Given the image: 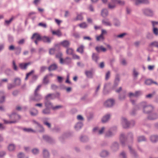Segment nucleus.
<instances>
[{
	"label": "nucleus",
	"mask_w": 158,
	"mask_h": 158,
	"mask_svg": "<svg viewBox=\"0 0 158 158\" xmlns=\"http://www.w3.org/2000/svg\"><path fill=\"white\" fill-rule=\"evenodd\" d=\"M137 108L139 109L142 110L143 112L148 114L152 112L154 109L153 106L151 105L146 102H142L137 105Z\"/></svg>",
	"instance_id": "1"
},
{
	"label": "nucleus",
	"mask_w": 158,
	"mask_h": 158,
	"mask_svg": "<svg viewBox=\"0 0 158 158\" xmlns=\"http://www.w3.org/2000/svg\"><path fill=\"white\" fill-rule=\"evenodd\" d=\"M9 116L10 118L14 119V120L9 121L4 119L3 121L5 124L15 123H17L21 118L20 116L17 114L15 112H13L11 115H9Z\"/></svg>",
	"instance_id": "2"
},
{
	"label": "nucleus",
	"mask_w": 158,
	"mask_h": 158,
	"mask_svg": "<svg viewBox=\"0 0 158 158\" xmlns=\"http://www.w3.org/2000/svg\"><path fill=\"white\" fill-rule=\"evenodd\" d=\"M116 131V127L112 128L106 132L105 137L107 138H110L114 136Z\"/></svg>",
	"instance_id": "3"
},
{
	"label": "nucleus",
	"mask_w": 158,
	"mask_h": 158,
	"mask_svg": "<svg viewBox=\"0 0 158 158\" xmlns=\"http://www.w3.org/2000/svg\"><path fill=\"white\" fill-rule=\"evenodd\" d=\"M142 11L143 14L147 16L152 17L153 15V11L150 8L143 9Z\"/></svg>",
	"instance_id": "4"
},
{
	"label": "nucleus",
	"mask_w": 158,
	"mask_h": 158,
	"mask_svg": "<svg viewBox=\"0 0 158 158\" xmlns=\"http://www.w3.org/2000/svg\"><path fill=\"white\" fill-rule=\"evenodd\" d=\"M128 148L129 150L130 153L133 158H138V155L134 149L132 147L129 145Z\"/></svg>",
	"instance_id": "5"
},
{
	"label": "nucleus",
	"mask_w": 158,
	"mask_h": 158,
	"mask_svg": "<svg viewBox=\"0 0 158 158\" xmlns=\"http://www.w3.org/2000/svg\"><path fill=\"white\" fill-rule=\"evenodd\" d=\"M115 101L112 99L107 100L104 103V106L106 107H110L114 106Z\"/></svg>",
	"instance_id": "6"
},
{
	"label": "nucleus",
	"mask_w": 158,
	"mask_h": 158,
	"mask_svg": "<svg viewBox=\"0 0 158 158\" xmlns=\"http://www.w3.org/2000/svg\"><path fill=\"white\" fill-rule=\"evenodd\" d=\"M121 124L123 127L124 128H128L129 127V122L128 121L125 117L122 118Z\"/></svg>",
	"instance_id": "7"
},
{
	"label": "nucleus",
	"mask_w": 158,
	"mask_h": 158,
	"mask_svg": "<svg viewBox=\"0 0 158 158\" xmlns=\"http://www.w3.org/2000/svg\"><path fill=\"white\" fill-rule=\"evenodd\" d=\"M158 118V114L155 112H152L149 114L147 117V119L149 120H155Z\"/></svg>",
	"instance_id": "8"
},
{
	"label": "nucleus",
	"mask_w": 158,
	"mask_h": 158,
	"mask_svg": "<svg viewBox=\"0 0 158 158\" xmlns=\"http://www.w3.org/2000/svg\"><path fill=\"white\" fill-rule=\"evenodd\" d=\"M119 145L118 143L116 141L113 142L110 146L111 150L113 152H116L118 150Z\"/></svg>",
	"instance_id": "9"
},
{
	"label": "nucleus",
	"mask_w": 158,
	"mask_h": 158,
	"mask_svg": "<svg viewBox=\"0 0 158 158\" xmlns=\"http://www.w3.org/2000/svg\"><path fill=\"white\" fill-rule=\"evenodd\" d=\"M49 119V118L47 117H44L42 118V121L43 124L47 126L48 128H50L51 127V125L50 123L48 122Z\"/></svg>",
	"instance_id": "10"
},
{
	"label": "nucleus",
	"mask_w": 158,
	"mask_h": 158,
	"mask_svg": "<svg viewBox=\"0 0 158 158\" xmlns=\"http://www.w3.org/2000/svg\"><path fill=\"white\" fill-rule=\"evenodd\" d=\"M43 138L44 140L50 143H53L55 142L54 139L48 135H44Z\"/></svg>",
	"instance_id": "11"
},
{
	"label": "nucleus",
	"mask_w": 158,
	"mask_h": 158,
	"mask_svg": "<svg viewBox=\"0 0 158 158\" xmlns=\"http://www.w3.org/2000/svg\"><path fill=\"white\" fill-rule=\"evenodd\" d=\"M42 95L38 93H34V96L32 100L36 102H39L42 99Z\"/></svg>",
	"instance_id": "12"
},
{
	"label": "nucleus",
	"mask_w": 158,
	"mask_h": 158,
	"mask_svg": "<svg viewBox=\"0 0 158 158\" xmlns=\"http://www.w3.org/2000/svg\"><path fill=\"white\" fill-rule=\"evenodd\" d=\"M111 114L108 113L104 116L102 118V121L103 123L107 122L109 120L111 117Z\"/></svg>",
	"instance_id": "13"
},
{
	"label": "nucleus",
	"mask_w": 158,
	"mask_h": 158,
	"mask_svg": "<svg viewBox=\"0 0 158 158\" xmlns=\"http://www.w3.org/2000/svg\"><path fill=\"white\" fill-rule=\"evenodd\" d=\"M41 113L43 115H49L51 114V109L45 107V108L43 109L42 110Z\"/></svg>",
	"instance_id": "14"
},
{
	"label": "nucleus",
	"mask_w": 158,
	"mask_h": 158,
	"mask_svg": "<svg viewBox=\"0 0 158 158\" xmlns=\"http://www.w3.org/2000/svg\"><path fill=\"white\" fill-rule=\"evenodd\" d=\"M31 64L30 62H28L26 63H21L19 64L20 68L22 70H26L27 69L28 66Z\"/></svg>",
	"instance_id": "15"
},
{
	"label": "nucleus",
	"mask_w": 158,
	"mask_h": 158,
	"mask_svg": "<svg viewBox=\"0 0 158 158\" xmlns=\"http://www.w3.org/2000/svg\"><path fill=\"white\" fill-rule=\"evenodd\" d=\"M126 90L122 91L118 95V99L120 101L124 100L126 98Z\"/></svg>",
	"instance_id": "16"
},
{
	"label": "nucleus",
	"mask_w": 158,
	"mask_h": 158,
	"mask_svg": "<svg viewBox=\"0 0 158 158\" xmlns=\"http://www.w3.org/2000/svg\"><path fill=\"white\" fill-rule=\"evenodd\" d=\"M120 81L119 75L117 74L116 75L115 79L114 81V84L113 86V88H116L118 85Z\"/></svg>",
	"instance_id": "17"
},
{
	"label": "nucleus",
	"mask_w": 158,
	"mask_h": 158,
	"mask_svg": "<svg viewBox=\"0 0 158 158\" xmlns=\"http://www.w3.org/2000/svg\"><path fill=\"white\" fill-rule=\"evenodd\" d=\"M149 139L150 141L153 143H156L158 141V135H152L150 136Z\"/></svg>",
	"instance_id": "18"
},
{
	"label": "nucleus",
	"mask_w": 158,
	"mask_h": 158,
	"mask_svg": "<svg viewBox=\"0 0 158 158\" xmlns=\"http://www.w3.org/2000/svg\"><path fill=\"white\" fill-rule=\"evenodd\" d=\"M52 38H49L46 36H44L42 37L41 40L44 43H50L52 40Z\"/></svg>",
	"instance_id": "19"
},
{
	"label": "nucleus",
	"mask_w": 158,
	"mask_h": 158,
	"mask_svg": "<svg viewBox=\"0 0 158 158\" xmlns=\"http://www.w3.org/2000/svg\"><path fill=\"white\" fill-rule=\"evenodd\" d=\"M60 44L62 45L64 47L67 48H69L70 45L69 41L67 40H64L61 42Z\"/></svg>",
	"instance_id": "20"
},
{
	"label": "nucleus",
	"mask_w": 158,
	"mask_h": 158,
	"mask_svg": "<svg viewBox=\"0 0 158 158\" xmlns=\"http://www.w3.org/2000/svg\"><path fill=\"white\" fill-rule=\"evenodd\" d=\"M5 94L3 91H0V103H3L5 101Z\"/></svg>",
	"instance_id": "21"
},
{
	"label": "nucleus",
	"mask_w": 158,
	"mask_h": 158,
	"mask_svg": "<svg viewBox=\"0 0 158 158\" xmlns=\"http://www.w3.org/2000/svg\"><path fill=\"white\" fill-rule=\"evenodd\" d=\"M44 105L45 107L51 109H52L53 105L52 103L48 100H45L44 102Z\"/></svg>",
	"instance_id": "22"
},
{
	"label": "nucleus",
	"mask_w": 158,
	"mask_h": 158,
	"mask_svg": "<svg viewBox=\"0 0 158 158\" xmlns=\"http://www.w3.org/2000/svg\"><path fill=\"white\" fill-rule=\"evenodd\" d=\"M30 113L31 115L36 116L38 114V111L34 108H33L30 111Z\"/></svg>",
	"instance_id": "23"
},
{
	"label": "nucleus",
	"mask_w": 158,
	"mask_h": 158,
	"mask_svg": "<svg viewBox=\"0 0 158 158\" xmlns=\"http://www.w3.org/2000/svg\"><path fill=\"white\" fill-rule=\"evenodd\" d=\"M80 141L83 143H85L89 140L88 137L86 135H81L80 137Z\"/></svg>",
	"instance_id": "24"
},
{
	"label": "nucleus",
	"mask_w": 158,
	"mask_h": 158,
	"mask_svg": "<svg viewBox=\"0 0 158 158\" xmlns=\"http://www.w3.org/2000/svg\"><path fill=\"white\" fill-rule=\"evenodd\" d=\"M83 126L82 123L78 122L75 124L74 128L76 130L78 131Z\"/></svg>",
	"instance_id": "25"
},
{
	"label": "nucleus",
	"mask_w": 158,
	"mask_h": 158,
	"mask_svg": "<svg viewBox=\"0 0 158 158\" xmlns=\"http://www.w3.org/2000/svg\"><path fill=\"white\" fill-rule=\"evenodd\" d=\"M120 140L122 145H124L125 143L126 139L125 135L124 134H121L120 135Z\"/></svg>",
	"instance_id": "26"
},
{
	"label": "nucleus",
	"mask_w": 158,
	"mask_h": 158,
	"mask_svg": "<svg viewBox=\"0 0 158 158\" xmlns=\"http://www.w3.org/2000/svg\"><path fill=\"white\" fill-rule=\"evenodd\" d=\"M62 54L61 52H58L56 55V57L60 59V63L62 64L63 63V59L62 58Z\"/></svg>",
	"instance_id": "27"
},
{
	"label": "nucleus",
	"mask_w": 158,
	"mask_h": 158,
	"mask_svg": "<svg viewBox=\"0 0 158 158\" xmlns=\"http://www.w3.org/2000/svg\"><path fill=\"white\" fill-rule=\"evenodd\" d=\"M43 155L44 158H49V153L48 150L46 149L43 150Z\"/></svg>",
	"instance_id": "28"
},
{
	"label": "nucleus",
	"mask_w": 158,
	"mask_h": 158,
	"mask_svg": "<svg viewBox=\"0 0 158 158\" xmlns=\"http://www.w3.org/2000/svg\"><path fill=\"white\" fill-rule=\"evenodd\" d=\"M35 38L36 40H38V41L41 40L42 37H41L39 34L37 33L34 34L31 37V39H33Z\"/></svg>",
	"instance_id": "29"
},
{
	"label": "nucleus",
	"mask_w": 158,
	"mask_h": 158,
	"mask_svg": "<svg viewBox=\"0 0 158 158\" xmlns=\"http://www.w3.org/2000/svg\"><path fill=\"white\" fill-rule=\"evenodd\" d=\"M108 14V12L107 9H103L101 10V15L103 17H106Z\"/></svg>",
	"instance_id": "30"
},
{
	"label": "nucleus",
	"mask_w": 158,
	"mask_h": 158,
	"mask_svg": "<svg viewBox=\"0 0 158 158\" xmlns=\"http://www.w3.org/2000/svg\"><path fill=\"white\" fill-rule=\"evenodd\" d=\"M109 154V152L106 150L102 151L100 153V156L102 157H106Z\"/></svg>",
	"instance_id": "31"
},
{
	"label": "nucleus",
	"mask_w": 158,
	"mask_h": 158,
	"mask_svg": "<svg viewBox=\"0 0 158 158\" xmlns=\"http://www.w3.org/2000/svg\"><path fill=\"white\" fill-rule=\"evenodd\" d=\"M37 131L40 133H42L44 131V129L43 126L40 124V125H38L36 127Z\"/></svg>",
	"instance_id": "32"
},
{
	"label": "nucleus",
	"mask_w": 158,
	"mask_h": 158,
	"mask_svg": "<svg viewBox=\"0 0 158 158\" xmlns=\"http://www.w3.org/2000/svg\"><path fill=\"white\" fill-rule=\"evenodd\" d=\"M56 95L53 94H48L45 97V99L48 100V98H50L51 99H53L56 98Z\"/></svg>",
	"instance_id": "33"
},
{
	"label": "nucleus",
	"mask_w": 158,
	"mask_h": 158,
	"mask_svg": "<svg viewBox=\"0 0 158 158\" xmlns=\"http://www.w3.org/2000/svg\"><path fill=\"white\" fill-rule=\"evenodd\" d=\"M137 141L140 142L142 141H146L147 139L143 135L139 136L137 137Z\"/></svg>",
	"instance_id": "34"
},
{
	"label": "nucleus",
	"mask_w": 158,
	"mask_h": 158,
	"mask_svg": "<svg viewBox=\"0 0 158 158\" xmlns=\"http://www.w3.org/2000/svg\"><path fill=\"white\" fill-rule=\"evenodd\" d=\"M92 58L93 60L96 63H98V61L99 58L98 54L95 53H93L92 55Z\"/></svg>",
	"instance_id": "35"
},
{
	"label": "nucleus",
	"mask_w": 158,
	"mask_h": 158,
	"mask_svg": "<svg viewBox=\"0 0 158 158\" xmlns=\"http://www.w3.org/2000/svg\"><path fill=\"white\" fill-rule=\"evenodd\" d=\"M57 68L56 64H54L50 65L48 68V69L49 71H53L56 70Z\"/></svg>",
	"instance_id": "36"
},
{
	"label": "nucleus",
	"mask_w": 158,
	"mask_h": 158,
	"mask_svg": "<svg viewBox=\"0 0 158 158\" xmlns=\"http://www.w3.org/2000/svg\"><path fill=\"white\" fill-rule=\"evenodd\" d=\"M52 33L53 35H56L58 37H60L62 35L61 32L59 30H57L56 31H52Z\"/></svg>",
	"instance_id": "37"
},
{
	"label": "nucleus",
	"mask_w": 158,
	"mask_h": 158,
	"mask_svg": "<svg viewBox=\"0 0 158 158\" xmlns=\"http://www.w3.org/2000/svg\"><path fill=\"white\" fill-rule=\"evenodd\" d=\"M85 73L88 78H91L93 77V74L91 71H86L85 72Z\"/></svg>",
	"instance_id": "38"
},
{
	"label": "nucleus",
	"mask_w": 158,
	"mask_h": 158,
	"mask_svg": "<svg viewBox=\"0 0 158 158\" xmlns=\"http://www.w3.org/2000/svg\"><path fill=\"white\" fill-rule=\"evenodd\" d=\"M71 59L69 57H66L65 59H63V63L62 64H64V63L69 64L71 63Z\"/></svg>",
	"instance_id": "39"
},
{
	"label": "nucleus",
	"mask_w": 158,
	"mask_h": 158,
	"mask_svg": "<svg viewBox=\"0 0 158 158\" xmlns=\"http://www.w3.org/2000/svg\"><path fill=\"white\" fill-rule=\"evenodd\" d=\"M73 51L74 50L72 48H68L66 49V53L68 55H73Z\"/></svg>",
	"instance_id": "40"
},
{
	"label": "nucleus",
	"mask_w": 158,
	"mask_h": 158,
	"mask_svg": "<svg viewBox=\"0 0 158 158\" xmlns=\"http://www.w3.org/2000/svg\"><path fill=\"white\" fill-rule=\"evenodd\" d=\"M15 85V86L19 85L21 84V79L19 77H17L14 79Z\"/></svg>",
	"instance_id": "41"
},
{
	"label": "nucleus",
	"mask_w": 158,
	"mask_h": 158,
	"mask_svg": "<svg viewBox=\"0 0 158 158\" xmlns=\"http://www.w3.org/2000/svg\"><path fill=\"white\" fill-rule=\"evenodd\" d=\"M48 76L49 75H47L44 77L43 81V84L45 85H47L49 83V80L48 79Z\"/></svg>",
	"instance_id": "42"
},
{
	"label": "nucleus",
	"mask_w": 158,
	"mask_h": 158,
	"mask_svg": "<svg viewBox=\"0 0 158 158\" xmlns=\"http://www.w3.org/2000/svg\"><path fill=\"white\" fill-rule=\"evenodd\" d=\"M31 152L34 155L38 154L40 153L39 149L37 148H35L31 150Z\"/></svg>",
	"instance_id": "43"
},
{
	"label": "nucleus",
	"mask_w": 158,
	"mask_h": 158,
	"mask_svg": "<svg viewBox=\"0 0 158 158\" xmlns=\"http://www.w3.org/2000/svg\"><path fill=\"white\" fill-rule=\"evenodd\" d=\"M13 73V71L9 69H6L5 71V74L8 76H10Z\"/></svg>",
	"instance_id": "44"
},
{
	"label": "nucleus",
	"mask_w": 158,
	"mask_h": 158,
	"mask_svg": "<svg viewBox=\"0 0 158 158\" xmlns=\"http://www.w3.org/2000/svg\"><path fill=\"white\" fill-rule=\"evenodd\" d=\"M84 47L83 45H81L77 48V51L81 54H82L84 52Z\"/></svg>",
	"instance_id": "45"
},
{
	"label": "nucleus",
	"mask_w": 158,
	"mask_h": 158,
	"mask_svg": "<svg viewBox=\"0 0 158 158\" xmlns=\"http://www.w3.org/2000/svg\"><path fill=\"white\" fill-rule=\"evenodd\" d=\"M68 134L67 133H65L63 134L62 135L60 136L59 139L60 141L63 142L64 140L66 138L68 137Z\"/></svg>",
	"instance_id": "46"
},
{
	"label": "nucleus",
	"mask_w": 158,
	"mask_h": 158,
	"mask_svg": "<svg viewBox=\"0 0 158 158\" xmlns=\"http://www.w3.org/2000/svg\"><path fill=\"white\" fill-rule=\"evenodd\" d=\"M150 47H154L158 48V41H154L151 42L149 44Z\"/></svg>",
	"instance_id": "47"
},
{
	"label": "nucleus",
	"mask_w": 158,
	"mask_h": 158,
	"mask_svg": "<svg viewBox=\"0 0 158 158\" xmlns=\"http://www.w3.org/2000/svg\"><path fill=\"white\" fill-rule=\"evenodd\" d=\"M137 105L130 112V114L131 115H134L136 113V111L137 110H140V109H139L138 108H137Z\"/></svg>",
	"instance_id": "48"
},
{
	"label": "nucleus",
	"mask_w": 158,
	"mask_h": 158,
	"mask_svg": "<svg viewBox=\"0 0 158 158\" xmlns=\"http://www.w3.org/2000/svg\"><path fill=\"white\" fill-rule=\"evenodd\" d=\"M78 25L80 28H85L87 27L88 26L87 24L85 22L82 23L78 24Z\"/></svg>",
	"instance_id": "49"
},
{
	"label": "nucleus",
	"mask_w": 158,
	"mask_h": 158,
	"mask_svg": "<svg viewBox=\"0 0 158 158\" xmlns=\"http://www.w3.org/2000/svg\"><path fill=\"white\" fill-rule=\"evenodd\" d=\"M114 25L115 27H119L120 25V21L117 19H114Z\"/></svg>",
	"instance_id": "50"
},
{
	"label": "nucleus",
	"mask_w": 158,
	"mask_h": 158,
	"mask_svg": "<svg viewBox=\"0 0 158 158\" xmlns=\"http://www.w3.org/2000/svg\"><path fill=\"white\" fill-rule=\"evenodd\" d=\"M15 146L14 144H11L9 145L8 147V149L9 151H12L14 150Z\"/></svg>",
	"instance_id": "51"
},
{
	"label": "nucleus",
	"mask_w": 158,
	"mask_h": 158,
	"mask_svg": "<svg viewBox=\"0 0 158 158\" xmlns=\"http://www.w3.org/2000/svg\"><path fill=\"white\" fill-rule=\"evenodd\" d=\"M38 76L36 75H34L32 76L31 78V80L30 82L33 83L38 78Z\"/></svg>",
	"instance_id": "52"
},
{
	"label": "nucleus",
	"mask_w": 158,
	"mask_h": 158,
	"mask_svg": "<svg viewBox=\"0 0 158 158\" xmlns=\"http://www.w3.org/2000/svg\"><path fill=\"white\" fill-rule=\"evenodd\" d=\"M127 138L132 140L133 139V134L131 132L128 133L127 135Z\"/></svg>",
	"instance_id": "53"
},
{
	"label": "nucleus",
	"mask_w": 158,
	"mask_h": 158,
	"mask_svg": "<svg viewBox=\"0 0 158 158\" xmlns=\"http://www.w3.org/2000/svg\"><path fill=\"white\" fill-rule=\"evenodd\" d=\"M116 5L115 4L112 3L111 2H110L108 4V7L110 9H113L116 7Z\"/></svg>",
	"instance_id": "54"
},
{
	"label": "nucleus",
	"mask_w": 158,
	"mask_h": 158,
	"mask_svg": "<svg viewBox=\"0 0 158 158\" xmlns=\"http://www.w3.org/2000/svg\"><path fill=\"white\" fill-rule=\"evenodd\" d=\"M12 68L15 71H18V68L14 60H13L12 61Z\"/></svg>",
	"instance_id": "55"
},
{
	"label": "nucleus",
	"mask_w": 158,
	"mask_h": 158,
	"mask_svg": "<svg viewBox=\"0 0 158 158\" xmlns=\"http://www.w3.org/2000/svg\"><path fill=\"white\" fill-rule=\"evenodd\" d=\"M102 23L104 25L106 26H112V24L110 22L106 21L104 20H102Z\"/></svg>",
	"instance_id": "56"
},
{
	"label": "nucleus",
	"mask_w": 158,
	"mask_h": 158,
	"mask_svg": "<svg viewBox=\"0 0 158 158\" xmlns=\"http://www.w3.org/2000/svg\"><path fill=\"white\" fill-rule=\"evenodd\" d=\"M15 53L17 55L19 54L21 51V48L19 47H17L15 48Z\"/></svg>",
	"instance_id": "57"
},
{
	"label": "nucleus",
	"mask_w": 158,
	"mask_h": 158,
	"mask_svg": "<svg viewBox=\"0 0 158 158\" xmlns=\"http://www.w3.org/2000/svg\"><path fill=\"white\" fill-rule=\"evenodd\" d=\"M47 68L46 66H42L40 67L39 72L40 73H41L44 72L45 70L47 69Z\"/></svg>",
	"instance_id": "58"
},
{
	"label": "nucleus",
	"mask_w": 158,
	"mask_h": 158,
	"mask_svg": "<svg viewBox=\"0 0 158 158\" xmlns=\"http://www.w3.org/2000/svg\"><path fill=\"white\" fill-rule=\"evenodd\" d=\"M146 37L149 39H152L153 38V35L152 33L148 32L146 34Z\"/></svg>",
	"instance_id": "59"
},
{
	"label": "nucleus",
	"mask_w": 158,
	"mask_h": 158,
	"mask_svg": "<svg viewBox=\"0 0 158 158\" xmlns=\"http://www.w3.org/2000/svg\"><path fill=\"white\" fill-rule=\"evenodd\" d=\"M83 18L82 16V13H81L77 15V16L76 18V20H82L83 19Z\"/></svg>",
	"instance_id": "60"
},
{
	"label": "nucleus",
	"mask_w": 158,
	"mask_h": 158,
	"mask_svg": "<svg viewBox=\"0 0 158 158\" xmlns=\"http://www.w3.org/2000/svg\"><path fill=\"white\" fill-rule=\"evenodd\" d=\"M23 130L27 132H36L35 131L33 130L32 129L30 128H23Z\"/></svg>",
	"instance_id": "61"
},
{
	"label": "nucleus",
	"mask_w": 158,
	"mask_h": 158,
	"mask_svg": "<svg viewBox=\"0 0 158 158\" xmlns=\"http://www.w3.org/2000/svg\"><path fill=\"white\" fill-rule=\"evenodd\" d=\"M135 97H138L141 96L142 94V93L141 91H136L135 92Z\"/></svg>",
	"instance_id": "62"
},
{
	"label": "nucleus",
	"mask_w": 158,
	"mask_h": 158,
	"mask_svg": "<svg viewBox=\"0 0 158 158\" xmlns=\"http://www.w3.org/2000/svg\"><path fill=\"white\" fill-rule=\"evenodd\" d=\"M104 39L103 36L101 34L96 38V40L97 41L103 40Z\"/></svg>",
	"instance_id": "63"
},
{
	"label": "nucleus",
	"mask_w": 158,
	"mask_h": 158,
	"mask_svg": "<svg viewBox=\"0 0 158 158\" xmlns=\"http://www.w3.org/2000/svg\"><path fill=\"white\" fill-rule=\"evenodd\" d=\"M145 84L147 85H149L152 84V80L151 79H147L145 81Z\"/></svg>",
	"instance_id": "64"
}]
</instances>
